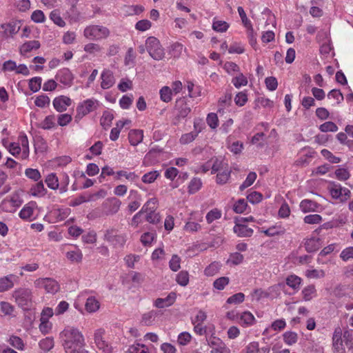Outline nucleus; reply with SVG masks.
Instances as JSON below:
<instances>
[{
  "instance_id": "obj_1",
  "label": "nucleus",
  "mask_w": 353,
  "mask_h": 353,
  "mask_svg": "<svg viewBox=\"0 0 353 353\" xmlns=\"http://www.w3.org/2000/svg\"><path fill=\"white\" fill-rule=\"evenodd\" d=\"M62 345L67 352L68 350L84 347L85 339L82 333L73 327H68L61 332Z\"/></svg>"
},
{
  "instance_id": "obj_2",
  "label": "nucleus",
  "mask_w": 353,
  "mask_h": 353,
  "mask_svg": "<svg viewBox=\"0 0 353 353\" xmlns=\"http://www.w3.org/2000/svg\"><path fill=\"white\" fill-rule=\"evenodd\" d=\"M12 296L17 305L24 310H28L32 306V292L27 288H19L14 291Z\"/></svg>"
},
{
  "instance_id": "obj_3",
  "label": "nucleus",
  "mask_w": 353,
  "mask_h": 353,
  "mask_svg": "<svg viewBox=\"0 0 353 353\" xmlns=\"http://www.w3.org/2000/svg\"><path fill=\"white\" fill-rule=\"evenodd\" d=\"M146 49L150 56L154 60H162L165 57L164 49L160 41L154 37H150L145 41Z\"/></svg>"
},
{
  "instance_id": "obj_4",
  "label": "nucleus",
  "mask_w": 353,
  "mask_h": 353,
  "mask_svg": "<svg viewBox=\"0 0 353 353\" xmlns=\"http://www.w3.org/2000/svg\"><path fill=\"white\" fill-rule=\"evenodd\" d=\"M84 36L90 39L99 40L106 38L109 34V30L103 26H90L85 28Z\"/></svg>"
},
{
  "instance_id": "obj_5",
  "label": "nucleus",
  "mask_w": 353,
  "mask_h": 353,
  "mask_svg": "<svg viewBox=\"0 0 353 353\" xmlns=\"http://www.w3.org/2000/svg\"><path fill=\"white\" fill-rule=\"evenodd\" d=\"M97 100L87 99L79 104L77 108V114L74 117L75 122H79L84 116L92 112L96 108Z\"/></svg>"
},
{
  "instance_id": "obj_6",
  "label": "nucleus",
  "mask_w": 353,
  "mask_h": 353,
  "mask_svg": "<svg viewBox=\"0 0 353 353\" xmlns=\"http://www.w3.org/2000/svg\"><path fill=\"white\" fill-rule=\"evenodd\" d=\"M104 240L114 247H123L125 243L126 236L124 234H117L115 229L110 228L105 232Z\"/></svg>"
},
{
  "instance_id": "obj_7",
  "label": "nucleus",
  "mask_w": 353,
  "mask_h": 353,
  "mask_svg": "<svg viewBox=\"0 0 353 353\" xmlns=\"http://www.w3.org/2000/svg\"><path fill=\"white\" fill-rule=\"evenodd\" d=\"M34 285L38 288H43L48 293L54 294L59 289L58 283L51 278H40L34 281Z\"/></svg>"
},
{
  "instance_id": "obj_8",
  "label": "nucleus",
  "mask_w": 353,
  "mask_h": 353,
  "mask_svg": "<svg viewBox=\"0 0 353 353\" xmlns=\"http://www.w3.org/2000/svg\"><path fill=\"white\" fill-rule=\"evenodd\" d=\"M55 78L63 85L70 87L72 85L74 77L68 68H63L57 72Z\"/></svg>"
},
{
  "instance_id": "obj_9",
  "label": "nucleus",
  "mask_w": 353,
  "mask_h": 353,
  "mask_svg": "<svg viewBox=\"0 0 353 353\" xmlns=\"http://www.w3.org/2000/svg\"><path fill=\"white\" fill-rule=\"evenodd\" d=\"M121 202L116 197L108 199L103 203V208L106 215L116 214L120 208Z\"/></svg>"
},
{
  "instance_id": "obj_10",
  "label": "nucleus",
  "mask_w": 353,
  "mask_h": 353,
  "mask_svg": "<svg viewBox=\"0 0 353 353\" xmlns=\"http://www.w3.org/2000/svg\"><path fill=\"white\" fill-rule=\"evenodd\" d=\"M333 348L334 353H345V348L343 345V341L342 339V332L341 328H337L335 330L333 337Z\"/></svg>"
},
{
  "instance_id": "obj_11",
  "label": "nucleus",
  "mask_w": 353,
  "mask_h": 353,
  "mask_svg": "<svg viewBox=\"0 0 353 353\" xmlns=\"http://www.w3.org/2000/svg\"><path fill=\"white\" fill-rule=\"evenodd\" d=\"M233 230L240 237H250L253 234V230L248 228L246 225L240 223L238 217L235 218V225Z\"/></svg>"
},
{
  "instance_id": "obj_12",
  "label": "nucleus",
  "mask_w": 353,
  "mask_h": 353,
  "mask_svg": "<svg viewBox=\"0 0 353 353\" xmlns=\"http://www.w3.org/2000/svg\"><path fill=\"white\" fill-rule=\"evenodd\" d=\"M52 103L57 112H62L65 111L67 108L71 105L72 101L69 97L61 95L56 97L53 100Z\"/></svg>"
},
{
  "instance_id": "obj_13",
  "label": "nucleus",
  "mask_w": 353,
  "mask_h": 353,
  "mask_svg": "<svg viewBox=\"0 0 353 353\" xmlns=\"http://www.w3.org/2000/svg\"><path fill=\"white\" fill-rule=\"evenodd\" d=\"M103 330H97L94 333V342L99 349L102 350L105 353H109L110 352V347H109L107 343L103 340Z\"/></svg>"
},
{
  "instance_id": "obj_14",
  "label": "nucleus",
  "mask_w": 353,
  "mask_h": 353,
  "mask_svg": "<svg viewBox=\"0 0 353 353\" xmlns=\"http://www.w3.org/2000/svg\"><path fill=\"white\" fill-rule=\"evenodd\" d=\"M176 298V293L174 292H170L165 298H158L154 301V306L158 308H163L172 305Z\"/></svg>"
},
{
  "instance_id": "obj_15",
  "label": "nucleus",
  "mask_w": 353,
  "mask_h": 353,
  "mask_svg": "<svg viewBox=\"0 0 353 353\" xmlns=\"http://www.w3.org/2000/svg\"><path fill=\"white\" fill-rule=\"evenodd\" d=\"M101 78L102 79L101 86L104 90L111 88L114 83L113 73L110 70H103Z\"/></svg>"
},
{
  "instance_id": "obj_16",
  "label": "nucleus",
  "mask_w": 353,
  "mask_h": 353,
  "mask_svg": "<svg viewBox=\"0 0 353 353\" xmlns=\"http://www.w3.org/2000/svg\"><path fill=\"white\" fill-rule=\"evenodd\" d=\"M175 108L178 111L176 117L179 119L186 117L191 111L190 106L183 99L176 101Z\"/></svg>"
},
{
  "instance_id": "obj_17",
  "label": "nucleus",
  "mask_w": 353,
  "mask_h": 353,
  "mask_svg": "<svg viewBox=\"0 0 353 353\" xmlns=\"http://www.w3.org/2000/svg\"><path fill=\"white\" fill-rule=\"evenodd\" d=\"M157 199L156 198H152L149 199L143 206L141 210L137 213L133 219H137L141 214L144 212H155L157 208Z\"/></svg>"
},
{
  "instance_id": "obj_18",
  "label": "nucleus",
  "mask_w": 353,
  "mask_h": 353,
  "mask_svg": "<svg viewBox=\"0 0 353 353\" xmlns=\"http://www.w3.org/2000/svg\"><path fill=\"white\" fill-rule=\"evenodd\" d=\"M305 250L309 252H316L321 246V239L319 238L312 237L305 239L304 243Z\"/></svg>"
},
{
  "instance_id": "obj_19",
  "label": "nucleus",
  "mask_w": 353,
  "mask_h": 353,
  "mask_svg": "<svg viewBox=\"0 0 353 353\" xmlns=\"http://www.w3.org/2000/svg\"><path fill=\"white\" fill-rule=\"evenodd\" d=\"M9 203H11V206L12 208H18L21 205L22 201L21 200L19 194H14L10 197V199L6 198L2 201V202H1L2 208L6 211H10L8 209V204H9Z\"/></svg>"
},
{
  "instance_id": "obj_20",
  "label": "nucleus",
  "mask_w": 353,
  "mask_h": 353,
  "mask_svg": "<svg viewBox=\"0 0 353 353\" xmlns=\"http://www.w3.org/2000/svg\"><path fill=\"white\" fill-rule=\"evenodd\" d=\"M209 345L220 350L221 353H231L230 349L219 338L212 336L210 339Z\"/></svg>"
},
{
  "instance_id": "obj_21",
  "label": "nucleus",
  "mask_w": 353,
  "mask_h": 353,
  "mask_svg": "<svg viewBox=\"0 0 353 353\" xmlns=\"http://www.w3.org/2000/svg\"><path fill=\"white\" fill-rule=\"evenodd\" d=\"M143 138V132L141 130H131L128 134V139L132 145H137Z\"/></svg>"
},
{
  "instance_id": "obj_22",
  "label": "nucleus",
  "mask_w": 353,
  "mask_h": 353,
  "mask_svg": "<svg viewBox=\"0 0 353 353\" xmlns=\"http://www.w3.org/2000/svg\"><path fill=\"white\" fill-rule=\"evenodd\" d=\"M246 353H269L270 348L268 346L259 347L258 342L250 343L245 347Z\"/></svg>"
},
{
  "instance_id": "obj_23",
  "label": "nucleus",
  "mask_w": 353,
  "mask_h": 353,
  "mask_svg": "<svg viewBox=\"0 0 353 353\" xmlns=\"http://www.w3.org/2000/svg\"><path fill=\"white\" fill-rule=\"evenodd\" d=\"M30 192L31 195L34 196H43L47 193V190L45 188L43 181H37V183L33 185L30 190Z\"/></svg>"
},
{
  "instance_id": "obj_24",
  "label": "nucleus",
  "mask_w": 353,
  "mask_h": 353,
  "mask_svg": "<svg viewBox=\"0 0 353 353\" xmlns=\"http://www.w3.org/2000/svg\"><path fill=\"white\" fill-rule=\"evenodd\" d=\"M19 23V21H11L8 23L1 24V28L4 30L6 34L8 32L10 35H13L19 32L20 29Z\"/></svg>"
},
{
  "instance_id": "obj_25",
  "label": "nucleus",
  "mask_w": 353,
  "mask_h": 353,
  "mask_svg": "<svg viewBox=\"0 0 353 353\" xmlns=\"http://www.w3.org/2000/svg\"><path fill=\"white\" fill-rule=\"evenodd\" d=\"M255 322V318L253 314L250 312H243L239 318V323L244 327L252 325Z\"/></svg>"
},
{
  "instance_id": "obj_26",
  "label": "nucleus",
  "mask_w": 353,
  "mask_h": 353,
  "mask_svg": "<svg viewBox=\"0 0 353 353\" xmlns=\"http://www.w3.org/2000/svg\"><path fill=\"white\" fill-rule=\"evenodd\" d=\"M14 274L2 277L0 279V292H5L14 286L12 279H14Z\"/></svg>"
},
{
  "instance_id": "obj_27",
  "label": "nucleus",
  "mask_w": 353,
  "mask_h": 353,
  "mask_svg": "<svg viewBox=\"0 0 353 353\" xmlns=\"http://www.w3.org/2000/svg\"><path fill=\"white\" fill-rule=\"evenodd\" d=\"M319 207V204L314 201L310 199H304L300 203L301 210L306 213L308 212H314Z\"/></svg>"
},
{
  "instance_id": "obj_28",
  "label": "nucleus",
  "mask_w": 353,
  "mask_h": 353,
  "mask_svg": "<svg viewBox=\"0 0 353 353\" xmlns=\"http://www.w3.org/2000/svg\"><path fill=\"white\" fill-rule=\"evenodd\" d=\"M40 48L39 41L32 40L24 43L20 48L21 54H23L30 52L32 50H37Z\"/></svg>"
},
{
  "instance_id": "obj_29",
  "label": "nucleus",
  "mask_w": 353,
  "mask_h": 353,
  "mask_svg": "<svg viewBox=\"0 0 353 353\" xmlns=\"http://www.w3.org/2000/svg\"><path fill=\"white\" fill-rule=\"evenodd\" d=\"M56 126L55 123V116L50 114L44 119V120L37 125L38 128L43 130H51Z\"/></svg>"
},
{
  "instance_id": "obj_30",
  "label": "nucleus",
  "mask_w": 353,
  "mask_h": 353,
  "mask_svg": "<svg viewBox=\"0 0 353 353\" xmlns=\"http://www.w3.org/2000/svg\"><path fill=\"white\" fill-rule=\"evenodd\" d=\"M45 182L46 183L48 187L52 190H55L59 188V179L55 173L49 174L46 176Z\"/></svg>"
},
{
  "instance_id": "obj_31",
  "label": "nucleus",
  "mask_w": 353,
  "mask_h": 353,
  "mask_svg": "<svg viewBox=\"0 0 353 353\" xmlns=\"http://www.w3.org/2000/svg\"><path fill=\"white\" fill-rule=\"evenodd\" d=\"M85 306V310L91 313L99 309L100 303L94 296H90L87 299Z\"/></svg>"
},
{
  "instance_id": "obj_32",
  "label": "nucleus",
  "mask_w": 353,
  "mask_h": 353,
  "mask_svg": "<svg viewBox=\"0 0 353 353\" xmlns=\"http://www.w3.org/2000/svg\"><path fill=\"white\" fill-rule=\"evenodd\" d=\"M157 315V312L154 310H151L145 314H143L142 316L141 323L146 326L152 325Z\"/></svg>"
},
{
  "instance_id": "obj_33",
  "label": "nucleus",
  "mask_w": 353,
  "mask_h": 353,
  "mask_svg": "<svg viewBox=\"0 0 353 353\" xmlns=\"http://www.w3.org/2000/svg\"><path fill=\"white\" fill-rule=\"evenodd\" d=\"M316 294V290L314 285H310L302 290L303 298L305 301H310Z\"/></svg>"
},
{
  "instance_id": "obj_34",
  "label": "nucleus",
  "mask_w": 353,
  "mask_h": 353,
  "mask_svg": "<svg viewBox=\"0 0 353 353\" xmlns=\"http://www.w3.org/2000/svg\"><path fill=\"white\" fill-rule=\"evenodd\" d=\"M301 279L296 275L292 274L286 278V284L294 290H299Z\"/></svg>"
},
{
  "instance_id": "obj_35",
  "label": "nucleus",
  "mask_w": 353,
  "mask_h": 353,
  "mask_svg": "<svg viewBox=\"0 0 353 353\" xmlns=\"http://www.w3.org/2000/svg\"><path fill=\"white\" fill-rule=\"evenodd\" d=\"M19 139L23 148V157L26 158L29 155V144L28 137L25 133H21Z\"/></svg>"
},
{
  "instance_id": "obj_36",
  "label": "nucleus",
  "mask_w": 353,
  "mask_h": 353,
  "mask_svg": "<svg viewBox=\"0 0 353 353\" xmlns=\"http://www.w3.org/2000/svg\"><path fill=\"white\" fill-rule=\"evenodd\" d=\"M284 342L288 345H292L296 343L298 341V334L294 332H285L283 334Z\"/></svg>"
},
{
  "instance_id": "obj_37",
  "label": "nucleus",
  "mask_w": 353,
  "mask_h": 353,
  "mask_svg": "<svg viewBox=\"0 0 353 353\" xmlns=\"http://www.w3.org/2000/svg\"><path fill=\"white\" fill-rule=\"evenodd\" d=\"M212 161H213V163L211 166V170H212L211 174L219 172L224 170L225 169H227L225 168V166H227L228 165L226 163H223V161H221L217 158Z\"/></svg>"
},
{
  "instance_id": "obj_38",
  "label": "nucleus",
  "mask_w": 353,
  "mask_h": 353,
  "mask_svg": "<svg viewBox=\"0 0 353 353\" xmlns=\"http://www.w3.org/2000/svg\"><path fill=\"white\" fill-rule=\"evenodd\" d=\"M202 185V182L199 178H193L188 185V192L194 194L199 191Z\"/></svg>"
},
{
  "instance_id": "obj_39",
  "label": "nucleus",
  "mask_w": 353,
  "mask_h": 353,
  "mask_svg": "<svg viewBox=\"0 0 353 353\" xmlns=\"http://www.w3.org/2000/svg\"><path fill=\"white\" fill-rule=\"evenodd\" d=\"M329 190L334 199H339L343 196L342 187L340 184L332 183Z\"/></svg>"
},
{
  "instance_id": "obj_40",
  "label": "nucleus",
  "mask_w": 353,
  "mask_h": 353,
  "mask_svg": "<svg viewBox=\"0 0 353 353\" xmlns=\"http://www.w3.org/2000/svg\"><path fill=\"white\" fill-rule=\"evenodd\" d=\"M256 179V174L254 172H250L246 179L243 181V183L240 185L239 189L241 191L244 190L245 188L252 185Z\"/></svg>"
},
{
  "instance_id": "obj_41",
  "label": "nucleus",
  "mask_w": 353,
  "mask_h": 353,
  "mask_svg": "<svg viewBox=\"0 0 353 353\" xmlns=\"http://www.w3.org/2000/svg\"><path fill=\"white\" fill-rule=\"evenodd\" d=\"M237 10L241 19L243 26L246 28V29H249L252 32V25L251 23L250 20L248 19L247 15L244 11V9L241 6H239Z\"/></svg>"
},
{
  "instance_id": "obj_42",
  "label": "nucleus",
  "mask_w": 353,
  "mask_h": 353,
  "mask_svg": "<svg viewBox=\"0 0 353 353\" xmlns=\"http://www.w3.org/2000/svg\"><path fill=\"white\" fill-rule=\"evenodd\" d=\"M161 99L166 103L172 100V89L168 86H163L159 91Z\"/></svg>"
},
{
  "instance_id": "obj_43",
  "label": "nucleus",
  "mask_w": 353,
  "mask_h": 353,
  "mask_svg": "<svg viewBox=\"0 0 353 353\" xmlns=\"http://www.w3.org/2000/svg\"><path fill=\"white\" fill-rule=\"evenodd\" d=\"M128 353H149L148 347L141 343H135L130 345L128 350Z\"/></svg>"
},
{
  "instance_id": "obj_44",
  "label": "nucleus",
  "mask_w": 353,
  "mask_h": 353,
  "mask_svg": "<svg viewBox=\"0 0 353 353\" xmlns=\"http://www.w3.org/2000/svg\"><path fill=\"white\" fill-rule=\"evenodd\" d=\"M230 173L231 171L228 169H225L218 172L216 175V183L221 185L226 183L230 176Z\"/></svg>"
},
{
  "instance_id": "obj_45",
  "label": "nucleus",
  "mask_w": 353,
  "mask_h": 353,
  "mask_svg": "<svg viewBox=\"0 0 353 353\" xmlns=\"http://www.w3.org/2000/svg\"><path fill=\"white\" fill-rule=\"evenodd\" d=\"M114 119L113 114L108 110L103 112V115L101 118V125L105 128L111 125L112 121Z\"/></svg>"
},
{
  "instance_id": "obj_46",
  "label": "nucleus",
  "mask_w": 353,
  "mask_h": 353,
  "mask_svg": "<svg viewBox=\"0 0 353 353\" xmlns=\"http://www.w3.org/2000/svg\"><path fill=\"white\" fill-rule=\"evenodd\" d=\"M221 217V212L217 208H214L209 211L206 214V221L208 223H212L214 221Z\"/></svg>"
},
{
  "instance_id": "obj_47",
  "label": "nucleus",
  "mask_w": 353,
  "mask_h": 353,
  "mask_svg": "<svg viewBox=\"0 0 353 353\" xmlns=\"http://www.w3.org/2000/svg\"><path fill=\"white\" fill-rule=\"evenodd\" d=\"M39 345L41 350L46 352L54 347V341L52 338L46 337L40 341Z\"/></svg>"
},
{
  "instance_id": "obj_48",
  "label": "nucleus",
  "mask_w": 353,
  "mask_h": 353,
  "mask_svg": "<svg viewBox=\"0 0 353 353\" xmlns=\"http://www.w3.org/2000/svg\"><path fill=\"white\" fill-rule=\"evenodd\" d=\"M338 126L332 121H326L319 126V130L323 132H336Z\"/></svg>"
},
{
  "instance_id": "obj_49",
  "label": "nucleus",
  "mask_w": 353,
  "mask_h": 353,
  "mask_svg": "<svg viewBox=\"0 0 353 353\" xmlns=\"http://www.w3.org/2000/svg\"><path fill=\"white\" fill-rule=\"evenodd\" d=\"M42 79L39 77H35L30 79L29 88L33 92L39 91L41 88Z\"/></svg>"
},
{
  "instance_id": "obj_50",
  "label": "nucleus",
  "mask_w": 353,
  "mask_h": 353,
  "mask_svg": "<svg viewBox=\"0 0 353 353\" xmlns=\"http://www.w3.org/2000/svg\"><path fill=\"white\" fill-rule=\"evenodd\" d=\"M220 268V265L217 262H213L205 268L204 273L208 276H212L216 274Z\"/></svg>"
},
{
  "instance_id": "obj_51",
  "label": "nucleus",
  "mask_w": 353,
  "mask_h": 353,
  "mask_svg": "<svg viewBox=\"0 0 353 353\" xmlns=\"http://www.w3.org/2000/svg\"><path fill=\"white\" fill-rule=\"evenodd\" d=\"M26 176L34 181H38L41 178V175L37 169L27 168L25 170Z\"/></svg>"
},
{
  "instance_id": "obj_52",
  "label": "nucleus",
  "mask_w": 353,
  "mask_h": 353,
  "mask_svg": "<svg viewBox=\"0 0 353 353\" xmlns=\"http://www.w3.org/2000/svg\"><path fill=\"white\" fill-rule=\"evenodd\" d=\"M176 282L181 286H186L189 283V274L187 271H181L176 276Z\"/></svg>"
},
{
  "instance_id": "obj_53",
  "label": "nucleus",
  "mask_w": 353,
  "mask_h": 353,
  "mask_svg": "<svg viewBox=\"0 0 353 353\" xmlns=\"http://www.w3.org/2000/svg\"><path fill=\"white\" fill-rule=\"evenodd\" d=\"M245 299V294L242 292L236 293L230 296L226 303L228 304H239L243 302Z\"/></svg>"
},
{
  "instance_id": "obj_54",
  "label": "nucleus",
  "mask_w": 353,
  "mask_h": 353,
  "mask_svg": "<svg viewBox=\"0 0 353 353\" xmlns=\"http://www.w3.org/2000/svg\"><path fill=\"white\" fill-rule=\"evenodd\" d=\"M232 83L236 88H239L241 86L247 85L248 79L242 73H240L238 76L232 79Z\"/></svg>"
},
{
  "instance_id": "obj_55",
  "label": "nucleus",
  "mask_w": 353,
  "mask_h": 353,
  "mask_svg": "<svg viewBox=\"0 0 353 353\" xmlns=\"http://www.w3.org/2000/svg\"><path fill=\"white\" fill-rule=\"evenodd\" d=\"M229 28V24L224 21H214L212 24L214 30L219 32H225Z\"/></svg>"
},
{
  "instance_id": "obj_56",
  "label": "nucleus",
  "mask_w": 353,
  "mask_h": 353,
  "mask_svg": "<svg viewBox=\"0 0 353 353\" xmlns=\"http://www.w3.org/2000/svg\"><path fill=\"white\" fill-rule=\"evenodd\" d=\"M328 99H334L336 101V104H340L344 99L343 94L339 90L333 89L327 94Z\"/></svg>"
},
{
  "instance_id": "obj_57",
  "label": "nucleus",
  "mask_w": 353,
  "mask_h": 353,
  "mask_svg": "<svg viewBox=\"0 0 353 353\" xmlns=\"http://www.w3.org/2000/svg\"><path fill=\"white\" fill-rule=\"evenodd\" d=\"M248 206L247 202L244 199H239L233 206V210L236 213H243Z\"/></svg>"
},
{
  "instance_id": "obj_58",
  "label": "nucleus",
  "mask_w": 353,
  "mask_h": 353,
  "mask_svg": "<svg viewBox=\"0 0 353 353\" xmlns=\"http://www.w3.org/2000/svg\"><path fill=\"white\" fill-rule=\"evenodd\" d=\"M229 281L230 279L228 277L222 276L214 281L213 286L219 290H222L224 289L225 286L229 283Z\"/></svg>"
},
{
  "instance_id": "obj_59",
  "label": "nucleus",
  "mask_w": 353,
  "mask_h": 353,
  "mask_svg": "<svg viewBox=\"0 0 353 353\" xmlns=\"http://www.w3.org/2000/svg\"><path fill=\"white\" fill-rule=\"evenodd\" d=\"M67 258L72 262H80L82 259V253L80 250L70 251L66 253Z\"/></svg>"
},
{
  "instance_id": "obj_60",
  "label": "nucleus",
  "mask_w": 353,
  "mask_h": 353,
  "mask_svg": "<svg viewBox=\"0 0 353 353\" xmlns=\"http://www.w3.org/2000/svg\"><path fill=\"white\" fill-rule=\"evenodd\" d=\"M181 258L177 254H174L169 262L170 268L173 272L178 271L181 268Z\"/></svg>"
},
{
  "instance_id": "obj_61",
  "label": "nucleus",
  "mask_w": 353,
  "mask_h": 353,
  "mask_svg": "<svg viewBox=\"0 0 353 353\" xmlns=\"http://www.w3.org/2000/svg\"><path fill=\"white\" fill-rule=\"evenodd\" d=\"M206 121L208 125L212 129H215L219 124V119L216 114L213 112L208 114L207 116Z\"/></svg>"
},
{
  "instance_id": "obj_62",
  "label": "nucleus",
  "mask_w": 353,
  "mask_h": 353,
  "mask_svg": "<svg viewBox=\"0 0 353 353\" xmlns=\"http://www.w3.org/2000/svg\"><path fill=\"white\" fill-rule=\"evenodd\" d=\"M159 175L157 171L149 172L142 176V181L145 183H151L157 179Z\"/></svg>"
},
{
  "instance_id": "obj_63",
  "label": "nucleus",
  "mask_w": 353,
  "mask_h": 353,
  "mask_svg": "<svg viewBox=\"0 0 353 353\" xmlns=\"http://www.w3.org/2000/svg\"><path fill=\"white\" fill-rule=\"evenodd\" d=\"M342 339L349 350L353 349V336L349 331L346 330L343 332Z\"/></svg>"
},
{
  "instance_id": "obj_64",
  "label": "nucleus",
  "mask_w": 353,
  "mask_h": 353,
  "mask_svg": "<svg viewBox=\"0 0 353 353\" xmlns=\"http://www.w3.org/2000/svg\"><path fill=\"white\" fill-rule=\"evenodd\" d=\"M340 257L344 261L353 259V247H348L342 250L340 254Z\"/></svg>"
}]
</instances>
